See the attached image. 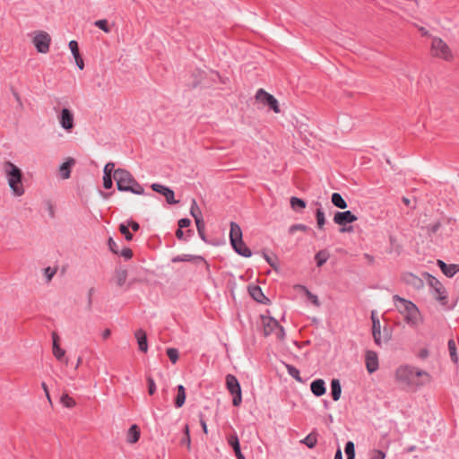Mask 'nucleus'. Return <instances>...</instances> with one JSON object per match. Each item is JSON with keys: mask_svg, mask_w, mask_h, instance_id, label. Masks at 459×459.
Instances as JSON below:
<instances>
[{"mask_svg": "<svg viewBox=\"0 0 459 459\" xmlns=\"http://www.w3.org/2000/svg\"><path fill=\"white\" fill-rule=\"evenodd\" d=\"M395 381L407 388H417L430 382L425 370L409 365H401L394 373Z\"/></svg>", "mask_w": 459, "mask_h": 459, "instance_id": "nucleus-1", "label": "nucleus"}, {"mask_svg": "<svg viewBox=\"0 0 459 459\" xmlns=\"http://www.w3.org/2000/svg\"><path fill=\"white\" fill-rule=\"evenodd\" d=\"M393 300L396 310L410 327L415 329L423 325L424 317L419 307L413 302L401 298L398 295H394Z\"/></svg>", "mask_w": 459, "mask_h": 459, "instance_id": "nucleus-2", "label": "nucleus"}, {"mask_svg": "<svg viewBox=\"0 0 459 459\" xmlns=\"http://www.w3.org/2000/svg\"><path fill=\"white\" fill-rule=\"evenodd\" d=\"M3 169L13 195L15 197L23 195L25 187L22 181L23 174L21 169L11 161H5Z\"/></svg>", "mask_w": 459, "mask_h": 459, "instance_id": "nucleus-3", "label": "nucleus"}, {"mask_svg": "<svg viewBox=\"0 0 459 459\" xmlns=\"http://www.w3.org/2000/svg\"><path fill=\"white\" fill-rule=\"evenodd\" d=\"M117 189L122 192H131L135 195H143V187L134 179L126 169H117L114 171Z\"/></svg>", "mask_w": 459, "mask_h": 459, "instance_id": "nucleus-4", "label": "nucleus"}, {"mask_svg": "<svg viewBox=\"0 0 459 459\" xmlns=\"http://www.w3.org/2000/svg\"><path fill=\"white\" fill-rule=\"evenodd\" d=\"M429 54L432 57L450 62L454 59V52L450 46L440 37H431Z\"/></svg>", "mask_w": 459, "mask_h": 459, "instance_id": "nucleus-5", "label": "nucleus"}, {"mask_svg": "<svg viewBox=\"0 0 459 459\" xmlns=\"http://www.w3.org/2000/svg\"><path fill=\"white\" fill-rule=\"evenodd\" d=\"M425 277L433 298L442 306L446 305L448 302V296L445 286L437 278L429 273H426Z\"/></svg>", "mask_w": 459, "mask_h": 459, "instance_id": "nucleus-6", "label": "nucleus"}, {"mask_svg": "<svg viewBox=\"0 0 459 459\" xmlns=\"http://www.w3.org/2000/svg\"><path fill=\"white\" fill-rule=\"evenodd\" d=\"M261 320L264 335L274 333L278 340L284 339V330L273 317L262 316Z\"/></svg>", "mask_w": 459, "mask_h": 459, "instance_id": "nucleus-7", "label": "nucleus"}, {"mask_svg": "<svg viewBox=\"0 0 459 459\" xmlns=\"http://www.w3.org/2000/svg\"><path fill=\"white\" fill-rule=\"evenodd\" d=\"M31 42L39 53L47 54L50 48L51 36L47 31L36 30L32 33Z\"/></svg>", "mask_w": 459, "mask_h": 459, "instance_id": "nucleus-8", "label": "nucleus"}, {"mask_svg": "<svg viewBox=\"0 0 459 459\" xmlns=\"http://www.w3.org/2000/svg\"><path fill=\"white\" fill-rule=\"evenodd\" d=\"M255 98L256 101L263 104L264 106L269 107L273 110L274 113L279 114L281 112L278 100L264 89H259L256 91Z\"/></svg>", "mask_w": 459, "mask_h": 459, "instance_id": "nucleus-9", "label": "nucleus"}, {"mask_svg": "<svg viewBox=\"0 0 459 459\" xmlns=\"http://www.w3.org/2000/svg\"><path fill=\"white\" fill-rule=\"evenodd\" d=\"M57 119L60 126L67 133H71L74 128V115L69 108H62Z\"/></svg>", "mask_w": 459, "mask_h": 459, "instance_id": "nucleus-10", "label": "nucleus"}, {"mask_svg": "<svg viewBox=\"0 0 459 459\" xmlns=\"http://www.w3.org/2000/svg\"><path fill=\"white\" fill-rule=\"evenodd\" d=\"M371 320H372V334L374 337V341L377 345H380L382 342H387L390 340V333H385L384 337L381 336L379 333V318L377 316L375 311L371 313Z\"/></svg>", "mask_w": 459, "mask_h": 459, "instance_id": "nucleus-11", "label": "nucleus"}, {"mask_svg": "<svg viewBox=\"0 0 459 459\" xmlns=\"http://www.w3.org/2000/svg\"><path fill=\"white\" fill-rule=\"evenodd\" d=\"M358 220L351 211L337 212L333 216V222L340 226H345L347 223H352Z\"/></svg>", "mask_w": 459, "mask_h": 459, "instance_id": "nucleus-12", "label": "nucleus"}, {"mask_svg": "<svg viewBox=\"0 0 459 459\" xmlns=\"http://www.w3.org/2000/svg\"><path fill=\"white\" fill-rule=\"evenodd\" d=\"M152 189L162 195L169 204H175L178 203V201L174 197L175 195L172 189L157 183L152 185Z\"/></svg>", "mask_w": 459, "mask_h": 459, "instance_id": "nucleus-13", "label": "nucleus"}, {"mask_svg": "<svg viewBox=\"0 0 459 459\" xmlns=\"http://www.w3.org/2000/svg\"><path fill=\"white\" fill-rule=\"evenodd\" d=\"M366 368L368 373H374L378 369V357L375 351H368L365 357Z\"/></svg>", "mask_w": 459, "mask_h": 459, "instance_id": "nucleus-14", "label": "nucleus"}, {"mask_svg": "<svg viewBox=\"0 0 459 459\" xmlns=\"http://www.w3.org/2000/svg\"><path fill=\"white\" fill-rule=\"evenodd\" d=\"M403 280L406 284L412 286L414 289L417 290H420L424 286L422 279L411 273H404L403 276Z\"/></svg>", "mask_w": 459, "mask_h": 459, "instance_id": "nucleus-15", "label": "nucleus"}, {"mask_svg": "<svg viewBox=\"0 0 459 459\" xmlns=\"http://www.w3.org/2000/svg\"><path fill=\"white\" fill-rule=\"evenodd\" d=\"M75 164V160L73 158H68L66 160L60 165L59 173L63 179H68L71 176V169Z\"/></svg>", "mask_w": 459, "mask_h": 459, "instance_id": "nucleus-16", "label": "nucleus"}, {"mask_svg": "<svg viewBox=\"0 0 459 459\" xmlns=\"http://www.w3.org/2000/svg\"><path fill=\"white\" fill-rule=\"evenodd\" d=\"M226 385H227V388H228L229 392L231 394H234L237 392H240L241 391L240 385H239L237 377L235 376H233V375L229 374L226 377Z\"/></svg>", "mask_w": 459, "mask_h": 459, "instance_id": "nucleus-17", "label": "nucleus"}, {"mask_svg": "<svg viewBox=\"0 0 459 459\" xmlns=\"http://www.w3.org/2000/svg\"><path fill=\"white\" fill-rule=\"evenodd\" d=\"M234 250L240 255L245 257H250L252 253L251 250L243 242V239L231 242Z\"/></svg>", "mask_w": 459, "mask_h": 459, "instance_id": "nucleus-18", "label": "nucleus"}, {"mask_svg": "<svg viewBox=\"0 0 459 459\" xmlns=\"http://www.w3.org/2000/svg\"><path fill=\"white\" fill-rule=\"evenodd\" d=\"M229 445L233 448L235 455L238 459H245V456L242 455L240 451V445L238 441V437L236 434H232L227 438Z\"/></svg>", "mask_w": 459, "mask_h": 459, "instance_id": "nucleus-19", "label": "nucleus"}, {"mask_svg": "<svg viewBox=\"0 0 459 459\" xmlns=\"http://www.w3.org/2000/svg\"><path fill=\"white\" fill-rule=\"evenodd\" d=\"M325 381L323 379H316L310 385L311 392L316 396H322L325 394Z\"/></svg>", "mask_w": 459, "mask_h": 459, "instance_id": "nucleus-20", "label": "nucleus"}, {"mask_svg": "<svg viewBox=\"0 0 459 459\" xmlns=\"http://www.w3.org/2000/svg\"><path fill=\"white\" fill-rule=\"evenodd\" d=\"M437 264L443 273L447 277H453L457 272H459V265L457 264H446L441 260L437 261Z\"/></svg>", "mask_w": 459, "mask_h": 459, "instance_id": "nucleus-21", "label": "nucleus"}, {"mask_svg": "<svg viewBox=\"0 0 459 459\" xmlns=\"http://www.w3.org/2000/svg\"><path fill=\"white\" fill-rule=\"evenodd\" d=\"M135 338L138 342L139 350L143 352H146L148 351L146 333L143 329H138L135 332Z\"/></svg>", "mask_w": 459, "mask_h": 459, "instance_id": "nucleus-22", "label": "nucleus"}, {"mask_svg": "<svg viewBox=\"0 0 459 459\" xmlns=\"http://www.w3.org/2000/svg\"><path fill=\"white\" fill-rule=\"evenodd\" d=\"M248 291L251 297L260 303H265V301L268 300L259 286H249Z\"/></svg>", "mask_w": 459, "mask_h": 459, "instance_id": "nucleus-23", "label": "nucleus"}, {"mask_svg": "<svg viewBox=\"0 0 459 459\" xmlns=\"http://www.w3.org/2000/svg\"><path fill=\"white\" fill-rule=\"evenodd\" d=\"M177 395L175 397V406L176 408H181L184 404H185V402H186V389L184 387V385H178L177 387Z\"/></svg>", "mask_w": 459, "mask_h": 459, "instance_id": "nucleus-24", "label": "nucleus"}, {"mask_svg": "<svg viewBox=\"0 0 459 459\" xmlns=\"http://www.w3.org/2000/svg\"><path fill=\"white\" fill-rule=\"evenodd\" d=\"M140 429L137 425H132L126 434V440L130 444L136 443L140 438Z\"/></svg>", "mask_w": 459, "mask_h": 459, "instance_id": "nucleus-25", "label": "nucleus"}, {"mask_svg": "<svg viewBox=\"0 0 459 459\" xmlns=\"http://www.w3.org/2000/svg\"><path fill=\"white\" fill-rule=\"evenodd\" d=\"M230 239L231 242H236L242 239V230L238 224L235 222L230 223Z\"/></svg>", "mask_w": 459, "mask_h": 459, "instance_id": "nucleus-26", "label": "nucleus"}, {"mask_svg": "<svg viewBox=\"0 0 459 459\" xmlns=\"http://www.w3.org/2000/svg\"><path fill=\"white\" fill-rule=\"evenodd\" d=\"M331 394L335 402L341 398L342 386L339 379H333L331 381Z\"/></svg>", "mask_w": 459, "mask_h": 459, "instance_id": "nucleus-27", "label": "nucleus"}, {"mask_svg": "<svg viewBox=\"0 0 459 459\" xmlns=\"http://www.w3.org/2000/svg\"><path fill=\"white\" fill-rule=\"evenodd\" d=\"M203 261V258L201 256L197 255H182L176 256L172 259V262L178 263V262H193V263H199Z\"/></svg>", "mask_w": 459, "mask_h": 459, "instance_id": "nucleus-28", "label": "nucleus"}, {"mask_svg": "<svg viewBox=\"0 0 459 459\" xmlns=\"http://www.w3.org/2000/svg\"><path fill=\"white\" fill-rule=\"evenodd\" d=\"M127 278V272L124 269H118L115 272L114 281L118 286H123Z\"/></svg>", "mask_w": 459, "mask_h": 459, "instance_id": "nucleus-29", "label": "nucleus"}, {"mask_svg": "<svg viewBox=\"0 0 459 459\" xmlns=\"http://www.w3.org/2000/svg\"><path fill=\"white\" fill-rule=\"evenodd\" d=\"M331 201L333 204L340 209L347 208V203L342 198V196L338 193H333L331 197Z\"/></svg>", "mask_w": 459, "mask_h": 459, "instance_id": "nucleus-30", "label": "nucleus"}, {"mask_svg": "<svg viewBox=\"0 0 459 459\" xmlns=\"http://www.w3.org/2000/svg\"><path fill=\"white\" fill-rule=\"evenodd\" d=\"M52 352L55 358L59 361H65V363L68 364V359L65 358V351L60 347V345H56V347H52Z\"/></svg>", "mask_w": 459, "mask_h": 459, "instance_id": "nucleus-31", "label": "nucleus"}, {"mask_svg": "<svg viewBox=\"0 0 459 459\" xmlns=\"http://www.w3.org/2000/svg\"><path fill=\"white\" fill-rule=\"evenodd\" d=\"M60 403L65 407V408H74L76 405L75 400L71 397L68 394H63L60 397Z\"/></svg>", "mask_w": 459, "mask_h": 459, "instance_id": "nucleus-32", "label": "nucleus"}, {"mask_svg": "<svg viewBox=\"0 0 459 459\" xmlns=\"http://www.w3.org/2000/svg\"><path fill=\"white\" fill-rule=\"evenodd\" d=\"M448 351H449V355H450L451 360L454 363H457L459 359H458V356L456 353V343L452 339L448 341Z\"/></svg>", "mask_w": 459, "mask_h": 459, "instance_id": "nucleus-33", "label": "nucleus"}, {"mask_svg": "<svg viewBox=\"0 0 459 459\" xmlns=\"http://www.w3.org/2000/svg\"><path fill=\"white\" fill-rule=\"evenodd\" d=\"M316 225L319 230H323L325 224V216L322 209H317L316 212Z\"/></svg>", "mask_w": 459, "mask_h": 459, "instance_id": "nucleus-34", "label": "nucleus"}, {"mask_svg": "<svg viewBox=\"0 0 459 459\" xmlns=\"http://www.w3.org/2000/svg\"><path fill=\"white\" fill-rule=\"evenodd\" d=\"M290 204L293 210H297V209L302 210V209L306 208V203L302 199H299L295 196L290 198Z\"/></svg>", "mask_w": 459, "mask_h": 459, "instance_id": "nucleus-35", "label": "nucleus"}, {"mask_svg": "<svg viewBox=\"0 0 459 459\" xmlns=\"http://www.w3.org/2000/svg\"><path fill=\"white\" fill-rule=\"evenodd\" d=\"M190 213L194 217L195 221H197V220H203L200 208L198 207V205L195 200H193L191 209H190Z\"/></svg>", "mask_w": 459, "mask_h": 459, "instance_id": "nucleus-36", "label": "nucleus"}, {"mask_svg": "<svg viewBox=\"0 0 459 459\" xmlns=\"http://www.w3.org/2000/svg\"><path fill=\"white\" fill-rule=\"evenodd\" d=\"M299 289H301L304 293L306 294V296L307 297V299L316 306V307H319L320 306V302H319V299L317 298L316 295L311 293L306 287L304 286H299Z\"/></svg>", "mask_w": 459, "mask_h": 459, "instance_id": "nucleus-37", "label": "nucleus"}, {"mask_svg": "<svg viewBox=\"0 0 459 459\" xmlns=\"http://www.w3.org/2000/svg\"><path fill=\"white\" fill-rule=\"evenodd\" d=\"M389 243H390L392 250H394L397 253H400L402 246H401L399 239L397 238L396 236L390 235L389 236Z\"/></svg>", "mask_w": 459, "mask_h": 459, "instance_id": "nucleus-38", "label": "nucleus"}, {"mask_svg": "<svg viewBox=\"0 0 459 459\" xmlns=\"http://www.w3.org/2000/svg\"><path fill=\"white\" fill-rule=\"evenodd\" d=\"M329 255L325 251H319L315 258L317 264V266H322L328 259Z\"/></svg>", "mask_w": 459, "mask_h": 459, "instance_id": "nucleus-39", "label": "nucleus"}, {"mask_svg": "<svg viewBox=\"0 0 459 459\" xmlns=\"http://www.w3.org/2000/svg\"><path fill=\"white\" fill-rule=\"evenodd\" d=\"M185 437L181 440V444L186 445L188 450L191 449V438L189 434V427L186 424L184 428Z\"/></svg>", "mask_w": 459, "mask_h": 459, "instance_id": "nucleus-40", "label": "nucleus"}, {"mask_svg": "<svg viewBox=\"0 0 459 459\" xmlns=\"http://www.w3.org/2000/svg\"><path fill=\"white\" fill-rule=\"evenodd\" d=\"M345 453L347 455V459H355V449L353 442H347L345 446Z\"/></svg>", "mask_w": 459, "mask_h": 459, "instance_id": "nucleus-41", "label": "nucleus"}, {"mask_svg": "<svg viewBox=\"0 0 459 459\" xmlns=\"http://www.w3.org/2000/svg\"><path fill=\"white\" fill-rule=\"evenodd\" d=\"M94 25L98 27L99 29L102 30L106 33L110 32V27L108 26V22L107 20H98L94 22Z\"/></svg>", "mask_w": 459, "mask_h": 459, "instance_id": "nucleus-42", "label": "nucleus"}, {"mask_svg": "<svg viewBox=\"0 0 459 459\" xmlns=\"http://www.w3.org/2000/svg\"><path fill=\"white\" fill-rule=\"evenodd\" d=\"M56 268L54 267H47L44 269V276L46 278L47 282H50L56 273Z\"/></svg>", "mask_w": 459, "mask_h": 459, "instance_id": "nucleus-43", "label": "nucleus"}, {"mask_svg": "<svg viewBox=\"0 0 459 459\" xmlns=\"http://www.w3.org/2000/svg\"><path fill=\"white\" fill-rule=\"evenodd\" d=\"M301 442L307 445L309 448H313L316 444V437L312 434H309Z\"/></svg>", "mask_w": 459, "mask_h": 459, "instance_id": "nucleus-44", "label": "nucleus"}, {"mask_svg": "<svg viewBox=\"0 0 459 459\" xmlns=\"http://www.w3.org/2000/svg\"><path fill=\"white\" fill-rule=\"evenodd\" d=\"M119 231L125 236V238L127 241H131L133 239V235L129 232L128 226L126 224L122 223L119 225Z\"/></svg>", "mask_w": 459, "mask_h": 459, "instance_id": "nucleus-45", "label": "nucleus"}, {"mask_svg": "<svg viewBox=\"0 0 459 459\" xmlns=\"http://www.w3.org/2000/svg\"><path fill=\"white\" fill-rule=\"evenodd\" d=\"M195 224H196V228H197L199 236L201 237L202 239L205 240V235H204L205 225H204V220H197V221H195Z\"/></svg>", "mask_w": 459, "mask_h": 459, "instance_id": "nucleus-46", "label": "nucleus"}, {"mask_svg": "<svg viewBox=\"0 0 459 459\" xmlns=\"http://www.w3.org/2000/svg\"><path fill=\"white\" fill-rule=\"evenodd\" d=\"M167 354L171 360L172 363H176L178 359V351L177 349L174 348H169L167 350Z\"/></svg>", "mask_w": 459, "mask_h": 459, "instance_id": "nucleus-47", "label": "nucleus"}, {"mask_svg": "<svg viewBox=\"0 0 459 459\" xmlns=\"http://www.w3.org/2000/svg\"><path fill=\"white\" fill-rule=\"evenodd\" d=\"M307 226L304 224H294L289 228L290 234H294L296 231H307Z\"/></svg>", "mask_w": 459, "mask_h": 459, "instance_id": "nucleus-48", "label": "nucleus"}, {"mask_svg": "<svg viewBox=\"0 0 459 459\" xmlns=\"http://www.w3.org/2000/svg\"><path fill=\"white\" fill-rule=\"evenodd\" d=\"M115 170H116L115 169V163L114 162H108L104 166L103 173L106 176H111L112 177V175L114 176V171Z\"/></svg>", "mask_w": 459, "mask_h": 459, "instance_id": "nucleus-49", "label": "nucleus"}, {"mask_svg": "<svg viewBox=\"0 0 459 459\" xmlns=\"http://www.w3.org/2000/svg\"><path fill=\"white\" fill-rule=\"evenodd\" d=\"M287 368H288L289 374L292 377H294L296 380H298L299 382L301 381V377L299 376V371L296 368H294L292 366H287Z\"/></svg>", "mask_w": 459, "mask_h": 459, "instance_id": "nucleus-50", "label": "nucleus"}, {"mask_svg": "<svg viewBox=\"0 0 459 459\" xmlns=\"http://www.w3.org/2000/svg\"><path fill=\"white\" fill-rule=\"evenodd\" d=\"M68 46L74 56L80 55L79 47L76 40H71Z\"/></svg>", "mask_w": 459, "mask_h": 459, "instance_id": "nucleus-51", "label": "nucleus"}, {"mask_svg": "<svg viewBox=\"0 0 459 459\" xmlns=\"http://www.w3.org/2000/svg\"><path fill=\"white\" fill-rule=\"evenodd\" d=\"M147 382H148V393L150 395H152L155 394L156 392V385H155V382L154 380L152 379V377H147Z\"/></svg>", "mask_w": 459, "mask_h": 459, "instance_id": "nucleus-52", "label": "nucleus"}, {"mask_svg": "<svg viewBox=\"0 0 459 459\" xmlns=\"http://www.w3.org/2000/svg\"><path fill=\"white\" fill-rule=\"evenodd\" d=\"M113 186L112 177L111 176H103V186L106 189L111 188Z\"/></svg>", "mask_w": 459, "mask_h": 459, "instance_id": "nucleus-53", "label": "nucleus"}, {"mask_svg": "<svg viewBox=\"0 0 459 459\" xmlns=\"http://www.w3.org/2000/svg\"><path fill=\"white\" fill-rule=\"evenodd\" d=\"M233 395H234V397H233V400H232V403H233L234 406H238L241 403V402H242L241 391L240 392H237Z\"/></svg>", "mask_w": 459, "mask_h": 459, "instance_id": "nucleus-54", "label": "nucleus"}, {"mask_svg": "<svg viewBox=\"0 0 459 459\" xmlns=\"http://www.w3.org/2000/svg\"><path fill=\"white\" fill-rule=\"evenodd\" d=\"M108 247L113 253L118 254V246L112 238L108 239Z\"/></svg>", "mask_w": 459, "mask_h": 459, "instance_id": "nucleus-55", "label": "nucleus"}, {"mask_svg": "<svg viewBox=\"0 0 459 459\" xmlns=\"http://www.w3.org/2000/svg\"><path fill=\"white\" fill-rule=\"evenodd\" d=\"M120 255L126 259H130L133 256V251L128 247H125L121 250Z\"/></svg>", "mask_w": 459, "mask_h": 459, "instance_id": "nucleus-56", "label": "nucleus"}, {"mask_svg": "<svg viewBox=\"0 0 459 459\" xmlns=\"http://www.w3.org/2000/svg\"><path fill=\"white\" fill-rule=\"evenodd\" d=\"M385 454L380 450H375L372 453L371 459H385Z\"/></svg>", "mask_w": 459, "mask_h": 459, "instance_id": "nucleus-57", "label": "nucleus"}, {"mask_svg": "<svg viewBox=\"0 0 459 459\" xmlns=\"http://www.w3.org/2000/svg\"><path fill=\"white\" fill-rule=\"evenodd\" d=\"M74 61H75L78 68L80 70H82L84 68V62H83V59L82 58L81 55L74 56Z\"/></svg>", "mask_w": 459, "mask_h": 459, "instance_id": "nucleus-58", "label": "nucleus"}, {"mask_svg": "<svg viewBox=\"0 0 459 459\" xmlns=\"http://www.w3.org/2000/svg\"><path fill=\"white\" fill-rule=\"evenodd\" d=\"M264 259L266 260V262L274 269V270H278V265H277V263L276 261H274L273 258H271L270 256H268L267 255H264Z\"/></svg>", "mask_w": 459, "mask_h": 459, "instance_id": "nucleus-59", "label": "nucleus"}, {"mask_svg": "<svg viewBox=\"0 0 459 459\" xmlns=\"http://www.w3.org/2000/svg\"><path fill=\"white\" fill-rule=\"evenodd\" d=\"M191 221L189 219H180L178 221V227L180 229L186 228L190 225Z\"/></svg>", "mask_w": 459, "mask_h": 459, "instance_id": "nucleus-60", "label": "nucleus"}, {"mask_svg": "<svg viewBox=\"0 0 459 459\" xmlns=\"http://www.w3.org/2000/svg\"><path fill=\"white\" fill-rule=\"evenodd\" d=\"M439 228H440V223L435 222V223L429 225L428 230L431 233H436L439 230Z\"/></svg>", "mask_w": 459, "mask_h": 459, "instance_id": "nucleus-61", "label": "nucleus"}, {"mask_svg": "<svg viewBox=\"0 0 459 459\" xmlns=\"http://www.w3.org/2000/svg\"><path fill=\"white\" fill-rule=\"evenodd\" d=\"M126 226L131 227V229L134 231H137L139 230V228H140L139 224L136 221H128Z\"/></svg>", "mask_w": 459, "mask_h": 459, "instance_id": "nucleus-62", "label": "nucleus"}, {"mask_svg": "<svg viewBox=\"0 0 459 459\" xmlns=\"http://www.w3.org/2000/svg\"><path fill=\"white\" fill-rule=\"evenodd\" d=\"M200 424L202 426L204 433L207 434L208 433V428H207L205 420L203 419V415L202 414L200 415Z\"/></svg>", "mask_w": 459, "mask_h": 459, "instance_id": "nucleus-63", "label": "nucleus"}, {"mask_svg": "<svg viewBox=\"0 0 459 459\" xmlns=\"http://www.w3.org/2000/svg\"><path fill=\"white\" fill-rule=\"evenodd\" d=\"M52 347H56V345H59V336L56 333H52Z\"/></svg>", "mask_w": 459, "mask_h": 459, "instance_id": "nucleus-64", "label": "nucleus"}]
</instances>
